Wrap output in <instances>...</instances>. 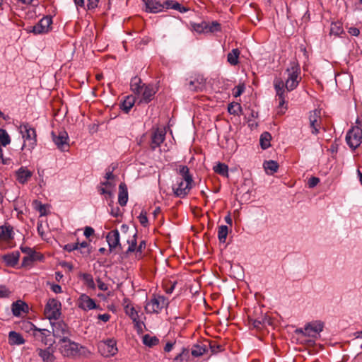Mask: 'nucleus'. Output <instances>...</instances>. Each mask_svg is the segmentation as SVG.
<instances>
[{"label": "nucleus", "instance_id": "1", "mask_svg": "<svg viewBox=\"0 0 362 362\" xmlns=\"http://www.w3.org/2000/svg\"><path fill=\"white\" fill-rule=\"evenodd\" d=\"M59 351L64 357L74 358L78 355L80 350L85 349L84 346L71 341L69 337L64 339H59L57 344Z\"/></svg>", "mask_w": 362, "mask_h": 362}, {"label": "nucleus", "instance_id": "2", "mask_svg": "<svg viewBox=\"0 0 362 362\" xmlns=\"http://www.w3.org/2000/svg\"><path fill=\"white\" fill-rule=\"evenodd\" d=\"M168 304V300L165 296L153 294L152 298L146 301L144 308L148 314H158Z\"/></svg>", "mask_w": 362, "mask_h": 362}, {"label": "nucleus", "instance_id": "3", "mask_svg": "<svg viewBox=\"0 0 362 362\" xmlns=\"http://www.w3.org/2000/svg\"><path fill=\"white\" fill-rule=\"evenodd\" d=\"M21 132L25 139L23 146H28L29 150L33 149L37 144V134L35 129L28 123H23L20 126Z\"/></svg>", "mask_w": 362, "mask_h": 362}, {"label": "nucleus", "instance_id": "4", "mask_svg": "<svg viewBox=\"0 0 362 362\" xmlns=\"http://www.w3.org/2000/svg\"><path fill=\"white\" fill-rule=\"evenodd\" d=\"M206 78L200 74H194L186 79L185 87L192 92H202L206 88Z\"/></svg>", "mask_w": 362, "mask_h": 362}, {"label": "nucleus", "instance_id": "5", "mask_svg": "<svg viewBox=\"0 0 362 362\" xmlns=\"http://www.w3.org/2000/svg\"><path fill=\"white\" fill-rule=\"evenodd\" d=\"M346 141L351 149L357 148L362 143V129L356 126L349 129L346 135Z\"/></svg>", "mask_w": 362, "mask_h": 362}, {"label": "nucleus", "instance_id": "6", "mask_svg": "<svg viewBox=\"0 0 362 362\" xmlns=\"http://www.w3.org/2000/svg\"><path fill=\"white\" fill-rule=\"evenodd\" d=\"M98 349L100 354L105 357L113 356L118 351L117 342L114 339H107L99 341Z\"/></svg>", "mask_w": 362, "mask_h": 362}, {"label": "nucleus", "instance_id": "7", "mask_svg": "<svg viewBox=\"0 0 362 362\" xmlns=\"http://www.w3.org/2000/svg\"><path fill=\"white\" fill-rule=\"evenodd\" d=\"M21 250L23 253L26 255V256L23 258L21 263L22 267H30L34 262L41 261L43 259L42 255L28 246H21Z\"/></svg>", "mask_w": 362, "mask_h": 362}, {"label": "nucleus", "instance_id": "8", "mask_svg": "<svg viewBox=\"0 0 362 362\" xmlns=\"http://www.w3.org/2000/svg\"><path fill=\"white\" fill-rule=\"evenodd\" d=\"M61 303L54 298L49 299L45 308V315L49 320H57L61 315Z\"/></svg>", "mask_w": 362, "mask_h": 362}, {"label": "nucleus", "instance_id": "9", "mask_svg": "<svg viewBox=\"0 0 362 362\" xmlns=\"http://www.w3.org/2000/svg\"><path fill=\"white\" fill-rule=\"evenodd\" d=\"M53 336L59 339L70 337L71 331L69 327L64 321L51 322Z\"/></svg>", "mask_w": 362, "mask_h": 362}, {"label": "nucleus", "instance_id": "10", "mask_svg": "<svg viewBox=\"0 0 362 362\" xmlns=\"http://www.w3.org/2000/svg\"><path fill=\"white\" fill-rule=\"evenodd\" d=\"M52 23V17L46 16L43 17L36 25L28 28L25 30L27 32L33 33L35 35L47 33L49 30Z\"/></svg>", "mask_w": 362, "mask_h": 362}, {"label": "nucleus", "instance_id": "11", "mask_svg": "<svg viewBox=\"0 0 362 362\" xmlns=\"http://www.w3.org/2000/svg\"><path fill=\"white\" fill-rule=\"evenodd\" d=\"M193 181H185L180 179L177 181V184L173 186V191L175 197L179 198L185 197L192 187Z\"/></svg>", "mask_w": 362, "mask_h": 362}, {"label": "nucleus", "instance_id": "12", "mask_svg": "<svg viewBox=\"0 0 362 362\" xmlns=\"http://www.w3.org/2000/svg\"><path fill=\"white\" fill-rule=\"evenodd\" d=\"M52 141L61 151H67L69 150V136L66 132L60 131L58 134L54 132L51 133Z\"/></svg>", "mask_w": 362, "mask_h": 362}, {"label": "nucleus", "instance_id": "13", "mask_svg": "<svg viewBox=\"0 0 362 362\" xmlns=\"http://www.w3.org/2000/svg\"><path fill=\"white\" fill-rule=\"evenodd\" d=\"M324 327V323L321 321H313L308 323L304 328V330H300L304 335L311 337H315L320 334Z\"/></svg>", "mask_w": 362, "mask_h": 362}, {"label": "nucleus", "instance_id": "14", "mask_svg": "<svg viewBox=\"0 0 362 362\" xmlns=\"http://www.w3.org/2000/svg\"><path fill=\"white\" fill-rule=\"evenodd\" d=\"M274 87L276 91V100L279 102V107H281L286 103L285 100V82L281 78L276 77L274 80Z\"/></svg>", "mask_w": 362, "mask_h": 362}, {"label": "nucleus", "instance_id": "15", "mask_svg": "<svg viewBox=\"0 0 362 362\" xmlns=\"http://www.w3.org/2000/svg\"><path fill=\"white\" fill-rule=\"evenodd\" d=\"M106 240L108 244L110 252H112L117 248H119V250L122 249L120 243L119 233L117 229L112 230L107 233L106 235Z\"/></svg>", "mask_w": 362, "mask_h": 362}, {"label": "nucleus", "instance_id": "16", "mask_svg": "<svg viewBox=\"0 0 362 362\" xmlns=\"http://www.w3.org/2000/svg\"><path fill=\"white\" fill-rule=\"evenodd\" d=\"M310 127L311 132L317 135L320 132L321 128V112L319 110L311 111L309 115Z\"/></svg>", "mask_w": 362, "mask_h": 362}, {"label": "nucleus", "instance_id": "17", "mask_svg": "<svg viewBox=\"0 0 362 362\" xmlns=\"http://www.w3.org/2000/svg\"><path fill=\"white\" fill-rule=\"evenodd\" d=\"M157 90L156 88L151 84L146 85L143 87V90H141V94L139 98V104H148L154 98V95L156 93Z\"/></svg>", "mask_w": 362, "mask_h": 362}, {"label": "nucleus", "instance_id": "18", "mask_svg": "<svg viewBox=\"0 0 362 362\" xmlns=\"http://www.w3.org/2000/svg\"><path fill=\"white\" fill-rule=\"evenodd\" d=\"M33 172L26 166H21L14 173L16 180L21 185H25L31 179Z\"/></svg>", "mask_w": 362, "mask_h": 362}, {"label": "nucleus", "instance_id": "19", "mask_svg": "<svg viewBox=\"0 0 362 362\" xmlns=\"http://www.w3.org/2000/svg\"><path fill=\"white\" fill-rule=\"evenodd\" d=\"M286 71L288 73L287 78L289 80H294L295 81H298V83H300L301 81V77L300 76V69L297 62H291L289 66L286 69Z\"/></svg>", "mask_w": 362, "mask_h": 362}, {"label": "nucleus", "instance_id": "20", "mask_svg": "<svg viewBox=\"0 0 362 362\" xmlns=\"http://www.w3.org/2000/svg\"><path fill=\"white\" fill-rule=\"evenodd\" d=\"M165 137V132L160 129H156L151 135V148L154 151L163 142Z\"/></svg>", "mask_w": 362, "mask_h": 362}, {"label": "nucleus", "instance_id": "21", "mask_svg": "<svg viewBox=\"0 0 362 362\" xmlns=\"http://www.w3.org/2000/svg\"><path fill=\"white\" fill-rule=\"evenodd\" d=\"M78 305L83 310H90L97 308L95 300L86 294H82L79 297Z\"/></svg>", "mask_w": 362, "mask_h": 362}, {"label": "nucleus", "instance_id": "22", "mask_svg": "<svg viewBox=\"0 0 362 362\" xmlns=\"http://www.w3.org/2000/svg\"><path fill=\"white\" fill-rule=\"evenodd\" d=\"M32 329L33 330L34 337L40 340L45 345H52V343L47 339V337L50 336V331L47 329H40L36 327L33 324H31Z\"/></svg>", "mask_w": 362, "mask_h": 362}, {"label": "nucleus", "instance_id": "23", "mask_svg": "<svg viewBox=\"0 0 362 362\" xmlns=\"http://www.w3.org/2000/svg\"><path fill=\"white\" fill-rule=\"evenodd\" d=\"M28 304L21 300L13 302L11 305L12 313L16 317H20L23 313H28Z\"/></svg>", "mask_w": 362, "mask_h": 362}, {"label": "nucleus", "instance_id": "24", "mask_svg": "<svg viewBox=\"0 0 362 362\" xmlns=\"http://www.w3.org/2000/svg\"><path fill=\"white\" fill-rule=\"evenodd\" d=\"M1 259L7 267H14L18 262L20 258V252L13 251L1 256Z\"/></svg>", "mask_w": 362, "mask_h": 362}, {"label": "nucleus", "instance_id": "25", "mask_svg": "<svg viewBox=\"0 0 362 362\" xmlns=\"http://www.w3.org/2000/svg\"><path fill=\"white\" fill-rule=\"evenodd\" d=\"M144 1L147 12L156 13L163 11V6L158 0H144Z\"/></svg>", "mask_w": 362, "mask_h": 362}, {"label": "nucleus", "instance_id": "26", "mask_svg": "<svg viewBox=\"0 0 362 362\" xmlns=\"http://www.w3.org/2000/svg\"><path fill=\"white\" fill-rule=\"evenodd\" d=\"M249 322L252 325L253 327L257 329H261L267 325H269V319L267 316L261 315L258 317H252L249 316Z\"/></svg>", "mask_w": 362, "mask_h": 362}, {"label": "nucleus", "instance_id": "27", "mask_svg": "<svg viewBox=\"0 0 362 362\" xmlns=\"http://www.w3.org/2000/svg\"><path fill=\"white\" fill-rule=\"evenodd\" d=\"M36 351L43 362H54L55 360L54 351L50 349V347L45 349H37Z\"/></svg>", "mask_w": 362, "mask_h": 362}, {"label": "nucleus", "instance_id": "28", "mask_svg": "<svg viewBox=\"0 0 362 362\" xmlns=\"http://www.w3.org/2000/svg\"><path fill=\"white\" fill-rule=\"evenodd\" d=\"M146 85L142 84V81L140 78L135 76L133 77L131 79L130 82V88L131 90L137 95V97H139L141 90H143V87H144Z\"/></svg>", "mask_w": 362, "mask_h": 362}, {"label": "nucleus", "instance_id": "29", "mask_svg": "<svg viewBox=\"0 0 362 362\" xmlns=\"http://www.w3.org/2000/svg\"><path fill=\"white\" fill-rule=\"evenodd\" d=\"M0 238L4 240H10L13 238V227L11 225L5 223L0 227Z\"/></svg>", "mask_w": 362, "mask_h": 362}, {"label": "nucleus", "instance_id": "30", "mask_svg": "<svg viewBox=\"0 0 362 362\" xmlns=\"http://www.w3.org/2000/svg\"><path fill=\"white\" fill-rule=\"evenodd\" d=\"M25 342V339L20 333L15 331H11L8 333V344L10 345H22Z\"/></svg>", "mask_w": 362, "mask_h": 362}, {"label": "nucleus", "instance_id": "31", "mask_svg": "<svg viewBox=\"0 0 362 362\" xmlns=\"http://www.w3.org/2000/svg\"><path fill=\"white\" fill-rule=\"evenodd\" d=\"M127 201H128L127 187L124 183H121L119 185L118 202L120 204V206H124L127 204Z\"/></svg>", "mask_w": 362, "mask_h": 362}, {"label": "nucleus", "instance_id": "32", "mask_svg": "<svg viewBox=\"0 0 362 362\" xmlns=\"http://www.w3.org/2000/svg\"><path fill=\"white\" fill-rule=\"evenodd\" d=\"M128 300H124V309L125 313L132 320V321H135L137 318H139L140 316L139 315V312L135 309V308L129 302L128 303L125 304L127 302H128Z\"/></svg>", "mask_w": 362, "mask_h": 362}, {"label": "nucleus", "instance_id": "33", "mask_svg": "<svg viewBox=\"0 0 362 362\" xmlns=\"http://www.w3.org/2000/svg\"><path fill=\"white\" fill-rule=\"evenodd\" d=\"M136 103V98L133 95H128L122 102L120 108L126 113H128Z\"/></svg>", "mask_w": 362, "mask_h": 362}, {"label": "nucleus", "instance_id": "34", "mask_svg": "<svg viewBox=\"0 0 362 362\" xmlns=\"http://www.w3.org/2000/svg\"><path fill=\"white\" fill-rule=\"evenodd\" d=\"M240 52L238 49H233L227 54V62L232 66H236L239 64V57Z\"/></svg>", "mask_w": 362, "mask_h": 362}, {"label": "nucleus", "instance_id": "35", "mask_svg": "<svg viewBox=\"0 0 362 362\" xmlns=\"http://www.w3.org/2000/svg\"><path fill=\"white\" fill-rule=\"evenodd\" d=\"M177 173L182 177V180L189 182L193 181L192 176L189 173V169L187 165H179L177 169Z\"/></svg>", "mask_w": 362, "mask_h": 362}, {"label": "nucleus", "instance_id": "36", "mask_svg": "<svg viewBox=\"0 0 362 362\" xmlns=\"http://www.w3.org/2000/svg\"><path fill=\"white\" fill-rule=\"evenodd\" d=\"M271 139H272V136L269 132H264L261 134L260 139H259V143H260V146L262 149L265 150L271 146V144H270Z\"/></svg>", "mask_w": 362, "mask_h": 362}, {"label": "nucleus", "instance_id": "37", "mask_svg": "<svg viewBox=\"0 0 362 362\" xmlns=\"http://www.w3.org/2000/svg\"><path fill=\"white\" fill-rule=\"evenodd\" d=\"M265 170L267 173L273 174L277 172L279 169V164L276 161L270 160L265 161L263 165Z\"/></svg>", "mask_w": 362, "mask_h": 362}, {"label": "nucleus", "instance_id": "38", "mask_svg": "<svg viewBox=\"0 0 362 362\" xmlns=\"http://www.w3.org/2000/svg\"><path fill=\"white\" fill-rule=\"evenodd\" d=\"M143 343L148 347H153L159 343V339L156 336H151L148 334L144 335Z\"/></svg>", "mask_w": 362, "mask_h": 362}, {"label": "nucleus", "instance_id": "39", "mask_svg": "<svg viewBox=\"0 0 362 362\" xmlns=\"http://www.w3.org/2000/svg\"><path fill=\"white\" fill-rule=\"evenodd\" d=\"M342 33H344V29H343L341 23H340V22L332 23L331 26H330V35H333L335 36H340Z\"/></svg>", "mask_w": 362, "mask_h": 362}, {"label": "nucleus", "instance_id": "40", "mask_svg": "<svg viewBox=\"0 0 362 362\" xmlns=\"http://www.w3.org/2000/svg\"><path fill=\"white\" fill-rule=\"evenodd\" d=\"M137 232H135L131 238L127 240L129 247L127 250V253H132L136 252L137 249Z\"/></svg>", "mask_w": 362, "mask_h": 362}, {"label": "nucleus", "instance_id": "41", "mask_svg": "<svg viewBox=\"0 0 362 362\" xmlns=\"http://www.w3.org/2000/svg\"><path fill=\"white\" fill-rule=\"evenodd\" d=\"M190 25L193 30L198 33H207L208 23L206 22H202L201 23H191Z\"/></svg>", "mask_w": 362, "mask_h": 362}, {"label": "nucleus", "instance_id": "42", "mask_svg": "<svg viewBox=\"0 0 362 362\" xmlns=\"http://www.w3.org/2000/svg\"><path fill=\"white\" fill-rule=\"evenodd\" d=\"M11 141V137L6 130L4 129H0V145L5 147L10 144Z\"/></svg>", "mask_w": 362, "mask_h": 362}, {"label": "nucleus", "instance_id": "43", "mask_svg": "<svg viewBox=\"0 0 362 362\" xmlns=\"http://www.w3.org/2000/svg\"><path fill=\"white\" fill-rule=\"evenodd\" d=\"M214 170L222 176H228V167L224 163H218L214 167Z\"/></svg>", "mask_w": 362, "mask_h": 362}, {"label": "nucleus", "instance_id": "44", "mask_svg": "<svg viewBox=\"0 0 362 362\" xmlns=\"http://www.w3.org/2000/svg\"><path fill=\"white\" fill-rule=\"evenodd\" d=\"M228 233V228L227 226L222 225L218 227V238L220 243H224L226 242Z\"/></svg>", "mask_w": 362, "mask_h": 362}, {"label": "nucleus", "instance_id": "45", "mask_svg": "<svg viewBox=\"0 0 362 362\" xmlns=\"http://www.w3.org/2000/svg\"><path fill=\"white\" fill-rule=\"evenodd\" d=\"M81 278L84 281L86 286L90 288H95V284L93 278L90 274L83 273L81 274Z\"/></svg>", "mask_w": 362, "mask_h": 362}, {"label": "nucleus", "instance_id": "46", "mask_svg": "<svg viewBox=\"0 0 362 362\" xmlns=\"http://www.w3.org/2000/svg\"><path fill=\"white\" fill-rule=\"evenodd\" d=\"M206 351V349L200 345H194L192 349V355L194 357L202 356Z\"/></svg>", "mask_w": 362, "mask_h": 362}, {"label": "nucleus", "instance_id": "47", "mask_svg": "<svg viewBox=\"0 0 362 362\" xmlns=\"http://www.w3.org/2000/svg\"><path fill=\"white\" fill-rule=\"evenodd\" d=\"M79 249H83V250L81 251L82 255L88 256L91 253L90 245L86 241L79 243Z\"/></svg>", "mask_w": 362, "mask_h": 362}, {"label": "nucleus", "instance_id": "48", "mask_svg": "<svg viewBox=\"0 0 362 362\" xmlns=\"http://www.w3.org/2000/svg\"><path fill=\"white\" fill-rule=\"evenodd\" d=\"M98 191L100 194H104L105 196V199H110L112 202V198H113V193L112 192V189L106 188V187H99Z\"/></svg>", "mask_w": 362, "mask_h": 362}, {"label": "nucleus", "instance_id": "49", "mask_svg": "<svg viewBox=\"0 0 362 362\" xmlns=\"http://www.w3.org/2000/svg\"><path fill=\"white\" fill-rule=\"evenodd\" d=\"M298 86V82L295 81L294 80H289L288 78L286 79L285 81V88L286 90L288 92L293 90L296 89Z\"/></svg>", "mask_w": 362, "mask_h": 362}, {"label": "nucleus", "instance_id": "50", "mask_svg": "<svg viewBox=\"0 0 362 362\" xmlns=\"http://www.w3.org/2000/svg\"><path fill=\"white\" fill-rule=\"evenodd\" d=\"M100 0H86V9L93 11L99 6Z\"/></svg>", "mask_w": 362, "mask_h": 362}, {"label": "nucleus", "instance_id": "51", "mask_svg": "<svg viewBox=\"0 0 362 362\" xmlns=\"http://www.w3.org/2000/svg\"><path fill=\"white\" fill-rule=\"evenodd\" d=\"M221 30V24L217 21H213L211 24L208 23L207 33H215Z\"/></svg>", "mask_w": 362, "mask_h": 362}, {"label": "nucleus", "instance_id": "52", "mask_svg": "<svg viewBox=\"0 0 362 362\" xmlns=\"http://www.w3.org/2000/svg\"><path fill=\"white\" fill-rule=\"evenodd\" d=\"M245 88V87L243 83L236 86L233 90V96L235 98H238V97L242 95V93L244 92Z\"/></svg>", "mask_w": 362, "mask_h": 362}, {"label": "nucleus", "instance_id": "53", "mask_svg": "<svg viewBox=\"0 0 362 362\" xmlns=\"http://www.w3.org/2000/svg\"><path fill=\"white\" fill-rule=\"evenodd\" d=\"M237 110H238L240 111L242 110V107L240 104L235 103L234 105V104L231 103L228 105V111L230 114L237 115L238 114Z\"/></svg>", "mask_w": 362, "mask_h": 362}, {"label": "nucleus", "instance_id": "54", "mask_svg": "<svg viewBox=\"0 0 362 362\" xmlns=\"http://www.w3.org/2000/svg\"><path fill=\"white\" fill-rule=\"evenodd\" d=\"M134 327L137 330L139 333L143 332V326L144 325V322L141 320L140 317L135 320V321H133Z\"/></svg>", "mask_w": 362, "mask_h": 362}, {"label": "nucleus", "instance_id": "55", "mask_svg": "<svg viewBox=\"0 0 362 362\" xmlns=\"http://www.w3.org/2000/svg\"><path fill=\"white\" fill-rule=\"evenodd\" d=\"M64 249L67 252H72L79 249V243H69L64 245Z\"/></svg>", "mask_w": 362, "mask_h": 362}, {"label": "nucleus", "instance_id": "56", "mask_svg": "<svg viewBox=\"0 0 362 362\" xmlns=\"http://www.w3.org/2000/svg\"><path fill=\"white\" fill-rule=\"evenodd\" d=\"M139 222L141 223V226L146 227L148 224V218H147V216H146V212H141L140 214V215L139 216Z\"/></svg>", "mask_w": 362, "mask_h": 362}, {"label": "nucleus", "instance_id": "57", "mask_svg": "<svg viewBox=\"0 0 362 362\" xmlns=\"http://www.w3.org/2000/svg\"><path fill=\"white\" fill-rule=\"evenodd\" d=\"M173 6H174V10L178 11L180 13H185L189 10V8L182 6L177 1L175 3V4H174Z\"/></svg>", "mask_w": 362, "mask_h": 362}, {"label": "nucleus", "instance_id": "58", "mask_svg": "<svg viewBox=\"0 0 362 362\" xmlns=\"http://www.w3.org/2000/svg\"><path fill=\"white\" fill-rule=\"evenodd\" d=\"M177 1H174V0H167L165 1H164L163 4H162V6H163V10L165 8L166 9H174V4H175Z\"/></svg>", "mask_w": 362, "mask_h": 362}, {"label": "nucleus", "instance_id": "59", "mask_svg": "<svg viewBox=\"0 0 362 362\" xmlns=\"http://www.w3.org/2000/svg\"><path fill=\"white\" fill-rule=\"evenodd\" d=\"M177 1H174V0H167L165 1H164L163 4H162V6H163V10L165 8L166 9H174V4H175Z\"/></svg>", "mask_w": 362, "mask_h": 362}, {"label": "nucleus", "instance_id": "60", "mask_svg": "<svg viewBox=\"0 0 362 362\" xmlns=\"http://www.w3.org/2000/svg\"><path fill=\"white\" fill-rule=\"evenodd\" d=\"M320 182V179L317 177H312L308 180V187L310 188L315 187Z\"/></svg>", "mask_w": 362, "mask_h": 362}, {"label": "nucleus", "instance_id": "61", "mask_svg": "<svg viewBox=\"0 0 362 362\" xmlns=\"http://www.w3.org/2000/svg\"><path fill=\"white\" fill-rule=\"evenodd\" d=\"M10 291L5 286H0V298L8 297Z\"/></svg>", "mask_w": 362, "mask_h": 362}, {"label": "nucleus", "instance_id": "62", "mask_svg": "<svg viewBox=\"0 0 362 362\" xmlns=\"http://www.w3.org/2000/svg\"><path fill=\"white\" fill-rule=\"evenodd\" d=\"M98 287L100 291H105L108 289L106 284H105L100 279H97Z\"/></svg>", "mask_w": 362, "mask_h": 362}, {"label": "nucleus", "instance_id": "63", "mask_svg": "<svg viewBox=\"0 0 362 362\" xmlns=\"http://www.w3.org/2000/svg\"><path fill=\"white\" fill-rule=\"evenodd\" d=\"M94 229L90 227V226H86L84 229V235L88 238L90 236H91L92 235H93L94 233Z\"/></svg>", "mask_w": 362, "mask_h": 362}, {"label": "nucleus", "instance_id": "64", "mask_svg": "<svg viewBox=\"0 0 362 362\" xmlns=\"http://www.w3.org/2000/svg\"><path fill=\"white\" fill-rule=\"evenodd\" d=\"M348 33L353 36H358L360 34V30L356 27H351L349 28Z\"/></svg>", "mask_w": 362, "mask_h": 362}]
</instances>
